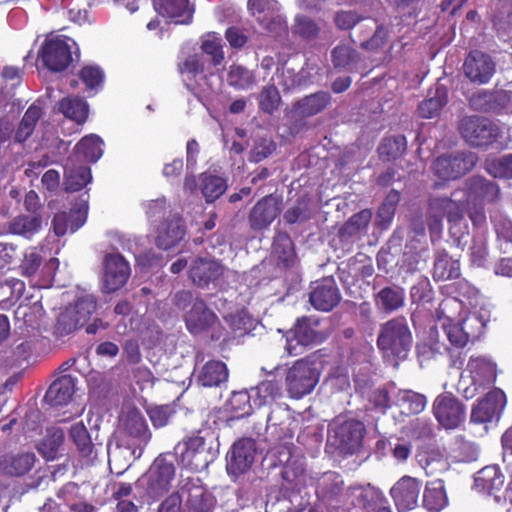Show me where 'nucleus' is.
Returning a JSON list of instances; mask_svg holds the SVG:
<instances>
[{"mask_svg": "<svg viewBox=\"0 0 512 512\" xmlns=\"http://www.w3.org/2000/svg\"><path fill=\"white\" fill-rule=\"evenodd\" d=\"M253 405L256 408L272 405L277 399L281 398V385L276 380H264L257 386L250 389Z\"/></svg>", "mask_w": 512, "mask_h": 512, "instance_id": "nucleus-41", "label": "nucleus"}, {"mask_svg": "<svg viewBox=\"0 0 512 512\" xmlns=\"http://www.w3.org/2000/svg\"><path fill=\"white\" fill-rule=\"evenodd\" d=\"M59 111L68 119L83 124L89 114L88 103L80 97H64L58 103Z\"/></svg>", "mask_w": 512, "mask_h": 512, "instance_id": "nucleus-47", "label": "nucleus"}, {"mask_svg": "<svg viewBox=\"0 0 512 512\" xmlns=\"http://www.w3.org/2000/svg\"><path fill=\"white\" fill-rule=\"evenodd\" d=\"M229 371L227 365L220 360L207 361L198 371L197 383L202 387H220L228 381Z\"/></svg>", "mask_w": 512, "mask_h": 512, "instance_id": "nucleus-33", "label": "nucleus"}, {"mask_svg": "<svg viewBox=\"0 0 512 512\" xmlns=\"http://www.w3.org/2000/svg\"><path fill=\"white\" fill-rule=\"evenodd\" d=\"M248 8L256 20L267 29H270V25L279 18L276 0H248Z\"/></svg>", "mask_w": 512, "mask_h": 512, "instance_id": "nucleus-46", "label": "nucleus"}, {"mask_svg": "<svg viewBox=\"0 0 512 512\" xmlns=\"http://www.w3.org/2000/svg\"><path fill=\"white\" fill-rule=\"evenodd\" d=\"M460 275L458 259H454L443 249L435 251L432 277L436 282L457 279Z\"/></svg>", "mask_w": 512, "mask_h": 512, "instance_id": "nucleus-35", "label": "nucleus"}, {"mask_svg": "<svg viewBox=\"0 0 512 512\" xmlns=\"http://www.w3.org/2000/svg\"><path fill=\"white\" fill-rule=\"evenodd\" d=\"M96 298L85 295L77 299L75 304L65 307L58 314L53 328V334L60 338L67 336L85 325L95 312Z\"/></svg>", "mask_w": 512, "mask_h": 512, "instance_id": "nucleus-4", "label": "nucleus"}, {"mask_svg": "<svg viewBox=\"0 0 512 512\" xmlns=\"http://www.w3.org/2000/svg\"><path fill=\"white\" fill-rule=\"evenodd\" d=\"M341 301V293L333 277H325L315 282L309 293L310 304L319 311L329 312Z\"/></svg>", "mask_w": 512, "mask_h": 512, "instance_id": "nucleus-16", "label": "nucleus"}, {"mask_svg": "<svg viewBox=\"0 0 512 512\" xmlns=\"http://www.w3.org/2000/svg\"><path fill=\"white\" fill-rule=\"evenodd\" d=\"M423 507L429 512H440L448 504L444 481L436 479L427 482L423 491Z\"/></svg>", "mask_w": 512, "mask_h": 512, "instance_id": "nucleus-37", "label": "nucleus"}, {"mask_svg": "<svg viewBox=\"0 0 512 512\" xmlns=\"http://www.w3.org/2000/svg\"><path fill=\"white\" fill-rule=\"evenodd\" d=\"M256 454V442L252 438H242L236 441L230 451L227 461L229 473L239 475L252 466Z\"/></svg>", "mask_w": 512, "mask_h": 512, "instance_id": "nucleus-22", "label": "nucleus"}, {"mask_svg": "<svg viewBox=\"0 0 512 512\" xmlns=\"http://www.w3.org/2000/svg\"><path fill=\"white\" fill-rule=\"evenodd\" d=\"M229 86L237 90H247L256 83V78L252 71L238 64L230 66L227 74Z\"/></svg>", "mask_w": 512, "mask_h": 512, "instance_id": "nucleus-58", "label": "nucleus"}, {"mask_svg": "<svg viewBox=\"0 0 512 512\" xmlns=\"http://www.w3.org/2000/svg\"><path fill=\"white\" fill-rule=\"evenodd\" d=\"M372 219V211L363 209L353 214L338 230L337 238L341 249L344 252H350L353 245L360 238Z\"/></svg>", "mask_w": 512, "mask_h": 512, "instance_id": "nucleus-18", "label": "nucleus"}, {"mask_svg": "<svg viewBox=\"0 0 512 512\" xmlns=\"http://www.w3.org/2000/svg\"><path fill=\"white\" fill-rule=\"evenodd\" d=\"M344 492V481L339 474L325 473L319 480L316 494L324 501L337 500Z\"/></svg>", "mask_w": 512, "mask_h": 512, "instance_id": "nucleus-45", "label": "nucleus"}, {"mask_svg": "<svg viewBox=\"0 0 512 512\" xmlns=\"http://www.w3.org/2000/svg\"><path fill=\"white\" fill-rule=\"evenodd\" d=\"M374 301L379 309L391 313L404 306L405 291L400 286H386L375 294Z\"/></svg>", "mask_w": 512, "mask_h": 512, "instance_id": "nucleus-42", "label": "nucleus"}, {"mask_svg": "<svg viewBox=\"0 0 512 512\" xmlns=\"http://www.w3.org/2000/svg\"><path fill=\"white\" fill-rule=\"evenodd\" d=\"M181 493L184 494L183 512H213L214 497L192 479H187L181 485Z\"/></svg>", "mask_w": 512, "mask_h": 512, "instance_id": "nucleus-21", "label": "nucleus"}, {"mask_svg": "<svg viewBox=\"0 0 512 512\" xmlns=\"http://www.w3.org/2000/svg\"><path fill=\"white\" fill-rule=\"evenodd\" d=\"M366 429L364 424L356 419H349L338 424L333 429L334 444L345 454H354L362 446Z\"/></svg>", "mask_w": 512, "mask_h": 512, "instance_id": "nucleus-13", "label": "nucleus"}, {"mask_svg": "<svg viewBox=\"0 0 512 512\" xmlns=\"http://www.w3.org/2000/svg\"><path fill=\"white\" fill-rule=\"evenodd\" d=\"M347 496L354 507L363 508L368 512H372L378 506L385 504L387 499L380 489L370 484L349 487Z\"/></svg>", "mask_w": 512, "mask_h": 512, "instance_id": "nucleus-27", "label": "nucleus"}, {"mask_svg": "<svg viewBox=\"0 0 512 512\" xmlns=\"http://www.w3.org/2000/svg\"><path fill=\"white\" fill-rule=\"evenodd\" d=\"M446 218L449 234L458 247H463L468 237V226L465 221V207L461 200L446 196H432L428 199L427 224L431 233L442 231V222Z\"/></svg>", "mask_w": 512, "mask_h": 512, "instance_id": "nucleus-1", "label": "nucleus"}, {"mask_svg": "<svg viewBox=\"0 0 512 512\" xmlns=\"http://www.w3.org/2000/svg\"><path fill=\"white\" fill-rule=\"evenodd\" d=\"M186 234L184 220L180 216L165 219L158 227L155 244L159 249L169 250L177 246Z\"/></svg>", "mask_w": 512, "mask_h": 512, "instance_id": "nucleus-26", "label": "nucleus"}, {"mask_svg": "<svg viewBox=\"0 0 512 512\" xmlns=\"http://www.w3.org/2000/svg\"><path fill=\"white\" fill-rule=\"evenodd\" d=\"M280 207L276 197L267 195L261 198L251 209L248 221L252 230L267 228L279 215Z\"/></svg>", "mask_w": 512, "mask_h": 512, "instance_id": "nucleus-23", "label": "nucleus"}, {"mask_svg": "<svg viewBox=\"0 0 512 512\" xmlns=\"http://www.w3.org/2000/svg\"><path fill=\"white\" fill-rule=\"evenodd\" d=\"M259 109L265 114L272 115L279 109L281 104V95L274 84H268L259 92Z\"/></svg>", "mask_w": 512, "mask_h": 512, "instance_id": "nucleus-62", "label": "nucleus"}, {"mask_svg": "<svg viewBox=\"0 0 512 512\" xmlns=\"http://www.w3.org/2000/svg\"><path fill=\"white\" fill-rule=\"evenodd\" d=\"M75 392V381L71 375L57 378L47 389L44 400L52 407L67 405Z\"/></svg>", "mask_w": 512, "mask_h": 512, "instance_id": "nucleus-30", "label": "nucleus"}, {"mask_svg": "<svg viewBox=\"0 0 512 512\" xmlns=\"http://www.w3.org/2000/svg\"><path fill=\"white\" fill-rule=\"evenodd\" d=\"M42 108L35 103L31 104L25 111L18 128L15 132V141L24 143L33 134L35 127L42 117Z\"/></svg>", "mask_w": 512, "mask_h": 512, "instance_id": "nucleus-49", "label": "nucleus"}, {"mask_svg": "<svg viewBox=\"0 0 512 512\" xmlns=\"http://www.w3.org/2000/svg\"><path fill=\"white\" fill-rule=\"evenodd\" d=\"M510 101V93L504 90H479L468 98L472 110L495 114L501 113Z\"/></svg>", "mask_w": 512, "mask_h": 512, "instance_id": "nucleus-19", "label": "nucleus"}, {"mask_svg": "<svg viewBox=\"0 0 512 512\" xmlns=\"http://www.w3.org/2000/svg\"><path fill=\"white\" fill-rule=\"evenodd\" d=\"M421 491L422 481L405 475L391 487L390 495L398 512H408L418 506Z\"/></svg>", "mask_w": 512, "mask_h": 512, "instance_id": "nucleus-14", "label": "nucleus"}, {"mask_svg": "<svg viewBox=\"0 0 512 512\" xmlns=\"http://www.w3.org/2000/svg\"><path fill=\"white\" fill-rule=\"evenodd\" d=\"M224 320L228 324L233 338L243 337L255 327V320L245 309L224 316Z\"/></svg>", "mask_w": 512, "mask_h": 512, "instance_id": "nucleus-51", "label": "nucleus"}, {"mask_svg": "<svg viewBox=\"0 0 512 512\" xmlns=\"http://www.w3.org/2000/svg\"><path fill=\"white\" fill-rule=\"evenodd\" d=\"M459 323L469 342L478 340L483 335L486 328V321L479 313H470L462 321H459Z\"/></svg>", "mask_w": 512, "mask_h": 512, "instance_id": "nucleus-64", "label": "nucleus"}, {"mask_svg": "<svg viewBox=\"0 0 512 512\" xmlns=\"http://www.w3.org/2000/svg\"><path fill=\"white\" fill-rule=\"evenodd\" d=\"M272 248L278 265H282L285 268L294 265L296 253L293 241L287 233L277 234L274 238Z\"/></svg>", "mask_w": 512, "mask_h": 512, "instance_id": "nucleus-48", "label": "nucleus"}, {"mask_svg": "<svg viewBox=\"0 0 512 512\" xmlns=\"http://www.w3.org/2000/svg\"><path fill=\"white\" fill-rule=\"evenodd\" d=\"M376 344L384 360L394 365L406 360L413 346L407 319L399 316L381 324Z\"/></svg>", "mask_w": 512, "mask_h": 512, "instance_id": "nucleus-2", "label": "nucleus"}, {"mask_svg": "<svg viewBox=\"0 0 512 512\" xmlns=\"http://www.w3.org/2000/svg\"><path fill=\"white\" fill-rule=\"evenodd\" d=\"M41 224V214L18 215L11 221L9 230L13 234L30 238L40 230Z\"/></svg>", "mask_w": 512, "mask_h": 512, "instance_id": "nucleus-55", "label": "nucleus"}, {"mask_svg": "<svg viewBox=\"0 0 512 512\" xmlns=\"http://www.w3.org/2000/svg\"><path fill=\"white\" fill-rule=\"evenodd\" d=\"M224 273V266L217 260L208 257H196L191 261L188 277L200 288L215 283Z\"/></svg>", "mask_w": 512, "mask_h": 512, "instance_id": "nucleus-17", "label": "nucleus"}, {"mask_svg": "<svg viewBox=\"0 0 512 512\" xmlns=\"http://www.w3.org/2000/svg\"><path fill=\"white\" fill-rule=\"evenodd\" d=\"M332 63L335 69L353 72L360 60L356 49L348 45H337L331 53Z\"/></svg>", "mask_w": 512, "mask_h": 512, "instance_id": "nucleus-52", "label": "nucleus"}, {"mask_svg": "<svg viewBox=\"0 0 512 512\" xmlns=\"http://www.w3.org/2000/svg\"><path fill=\"white\" fill-rule=\"evenodd\" d=\"M467 202L493 203L499 199L500 188L491 180L483 176L475 175L466 180Z\"/></svg>", "mask_w": 512, "mask_h": 512, "instance_id": "nucleus-24", "label": "nucleus"}, {"mask_svg": "<svg viewBox=\"0 0 512 512\" xmlns=\"http://www.w3.org/2000/svg\"><path fill=\"white\" fill-rule=\"evenodd\" d=\"M39 57L43 65L52 72H62L72 63L71 46L67 40L49 38L41 46Z\"/></svg>", "mask_w": 512, "mask_h": 512, "instance_id": "nucleus-12", "label": "nucleus"}, {"mask_svg": "<svg viewBox=\"0 0 512 512\" xmlns=\"http://www.w3.org/2000/svg\"><path fill=\"white\" fill-rule=\"evenodd\" d=\"M131 275L129 262L120 253H108L103 259V289L113 293L121 289Z\"/></svg>", "mask_w": 512, "mask_h": 512, "instance_id": "nucleus-11", "label": "nucleus"}, {"mask_svg": "<svg viewBox=\"0 0 512 512\" xmlns=\"http://www.w3.org/2000/svg\"><path fill=\"white\" fill-rule=\"evenodd\" d=\"M463 70L465 76L473 83L486 84L495 73L496 65L490 55L478 51H471L466 57Z\"/></svg>", "mask_w": 512, "mask_h": 512, "instance_id": "nucleus-15", "label": "nucleus"}, {"mask_svg": "<svg viewBox=\"0 0 512 512\" xmlns=\"http://www.w3.org/2000/svg\"><path fill=\"white\" fill-rule=\"evenodd\" d=\"M180 449L182 464L194 472L203 471L214 459L211 448L207 447L205 438L200 434L187 437L177 445L176 450Z\"/></svg>", "mask_w": 512, "mask_h": 512, "instance_id": "nucleus-9", "label": "nucleus"}, {"mask_svg": "<svg viewBox=\"0 0 512 512\" xmlns=\"http://www.w3.org/2000/svg\"><path fill=\"white\" fill-rule=\"evenodd\" d=\"M125 432L135 439L138 446H145L151 439V433L144 416L138 410L129 411L124 419Z\"/></svg>", "mask_w": 512, "mask_h": 512, "instance_id": "nucleus-39", "label": "nucleus"}, {"mask_svg": "<svg viewBox=\"0 0 512 512\" xmlns=\"http://www.w3.org/2000/svg\"><path fill=\"white\" fill-rule=\"evenodd\" d=\"M319 381V371L308 358L297 360L286 376L287 391L291 398L300 399L311 393Z\"/></svg>", "mask_w": 512, "mask_h": 512, "instance_id": "nucleus-7", "label": "nucleus"}, {"mask_svg": "<svg viewBox=\"0 0 512 512\" xmlns=\"http://www.w3.org/2000/svg\"><path fill=\"white\" fill-rule=\"evenodd\" d=\"M505 477L497 465H489L479 470L474 478L475 487L489 495L501 490Z\"/></svg>", "mask_w": 512, "mask_h": 512, "instance_id": "nucleus-38", "label": "nucleus"}, {"mask_svg": "<svg viewBox=\"0 0 512 512\" xmlns=\"http://www.w3.org/2000/svg\"><path fill=\"white\" fill-rule=\"evenodd\" d=\"M252 395L250 391H237L233 392L229 401L228 407L230 412L235 418H243L252 413L253 405L251 404Z\"/></svg>", "mask_w": 512, "mask_h": 512, "instance_id": "nucleus-61", "label": "nucleus"}, {"mask_svg": "<svg viewBox=\"0 0 512 512\" xmlns=\"http://www.w3.org/2000/svg\"><path fill=\"white\" fill-rule=\"evenodd\" d=\"M407 150V139L402 134L387 135L381 140L377 151L382 161H395L401 158Z\"/></svg>", "mask_w": 512, "mask_h": 512, "instance_id": "nucleus-44", "label": "nucleus"}, {"mask_svg": "<svg viewBox=\"0 0 512 512\" xmlns=\"http://www.w3.org/2000/svg\"><path fill=\"white\" fill-rule=\"evenodd\" d=\"M416 354L418 360L422 363L442 355L449 348L439 338V332L436 327L429 329L427 337L416 344Z\"/></svg>", "mask_w": 512, "mask_h": 512, "instance_id": "nucleus-40", "label": "nucleus"}, {"mask_svg": "<svg viewBox=\"0 0 512 512\" xmlns=\"http://www.w3.org/2000/svg\"><path fill=\"white\" fill-rule=\"evenodd\" d=\"M458 131L463 140L474 148H487L501 136V129L495 122L479 115L462 117L458 123Z\"/></svg>", "mask_w": 512, "mask_h": 512, "instance_id": "nucleus-3", "label": "nucleus"}, {"mask_svg": "<svg viewBox=\"0 0 512 512\" xmlns=\"http://www.w3.org/2000/svg\"><path fill=\"white\" fill-rule=\"evenodd\" d=\"M69 436L82 457H89L92 454L94 444L92 443L89 432L83 423H76L72 425L69 431Z\"/></svg>", "mask_w": 512, "mask_h": 512, "instance_id": "nucleus-59", "label": "nucleus"}, {"mask_svg": "<svg viewBox=\"0 0 512 512\" xmlns=\"http://www.w3.org/2000/svg\"><path fill=\"white\" fill-rule=\"evenodd\" d=\"M65 439L63 429L59 427H50L47 429L46 436L38 445V451L43 457L48 460H54L57 457L59 448L62 446Z\"/></svg>", "mask_w": 512, "mask_h": 512, "instance_id": "nucleus-53", "label": "nucleus"}, {"mask_svg": "<svg viewBox=\"0 0 512 512\" xmlns=\"http://www.w3.org/2000/svg\"><path fill=\"white\" fill-rule=\"evenodd\" d=\"M184 321L187 330L193 334H201L214 327L218 322V316L201 298H195L191 308L185 313Z\"/></svg>", "mask_w": 512, "mask_h": 512, "instance_id": "nucleus-20", "label": "nucleus"}, {"mask_svg": "<svg viewBox=\"0 0 512 512\" xmlns=\"http://www.w3.org/2000/svg\"><path fill=\"white\" fill-rule=\"evenodd\" d=\"M79 81L84 85V92L87 96L92 97L102 90L105 72L98 65H85L79 70L77 78L69 81L70 88L76 89L79 86Z\"/></svg>", "mask_w": 512, "mask_h": 512, "instance_id": "nucleus-29", "label": "nucleus"}, {"mask_svg": "<svg viewBox=\"0 0 512 512\" xmlns=\"http://www.w3.org/2000/svg\"><path fill=\"white\" fill-rule=\"evenodd\" d=\"M432 413L439 425L447 430H453L465 422L466 406L453 393L442 392L433 401Z\"/></svg>", "mask_w": 512, "mask_h": 512, "instance_id": "nucleus-8", "label": "nucleus"}, {"mask_svg": "<svg viewBox=\"0 0 512 512\" xmlns=\"http://www.w3.org/2000/svg\"><path fill=\"white\" fill-rule=\"evenodd\" d=\"M467 370L475 385L485 387L496 381V365L485 357L471 356L467 363Z\"/></svg>", "mask_w": 512, "mask_h": 512, "instance_id": "nucleus-34", "label": "nucleus"}, {"mask_svg": "<svg viewBox=\"0 0 512 512\" xmlns=\"http://www.w3.org/2000/svg\"><path fill=\"white\" fill-rule=\"evenodd\" d=\"M447 102L446 92L440 88L436 89L435 95L423 100L418 106L420 117L430 119L437 116Z\"/></svg>", "mask_w": 512, "mask_h": 512, "instance_id": "nucleus-63", "label": "nucleus"}, {"mask_svg": "<svg viewBox=\"0 0 512 512\" xmlns=\"http://www.w3.org/2000/svg\"><path fill=\"white\" fill-rule=\"evenodd\" d=\"M227 188L228 185L225 178L212 174H202L201 192L208 203L220 198Z\"/></svg>", "mask_w": 512, "mask_h": 512, "instance_id": "nucleus-56", "label": "nucleus"}, {"mask_svg": "<svg viewBox=\"0 0 512 512\" xmlns=\"http://www.w3.org/2000/svg\"><path fill=\"white\" fill-rule=\"evenodd\" d=\"M292 421L287 418L280 423L273 422V414L267 416L266 430L270 431L272 440L280 445L286 446L293 438V430L290 428Z\"/></svg>", "mask_w": 512, "mask_h": 512, "instance_id": "nucleus-60", "label": "nucleus"}, {"mask_svg": "<svg viewBox=\"0 0 512 512\" xmlns=\"http://www.w3.org/2000/svg\"><path fill=\"white\" fill-rule=\"evenodd\" d=\"M45 315V311L39 302L33 304H21L14 312L15 323L19 328L38 329Z\"/></svg>", "mask_w": 512, "mask_h": 512, "instance_id": "nucleus-43", "label": "nucleus"}, {"mask_svg": "<svg viewBox=\"0 0 512 512\" xmlns=\"http://www.w3.org/2000/svg\"><path fill=\"white\" fill-rule=\"evenodd\" d=\"M34 453L5 454L0 456V475L21 477L27 474L35 464Z\"/></svg>", "mask_w": 512, "mask_h": 512, "instance_id": "nucleus-31", "label": "nucleus"}, {"mask_svg": "<svg viewBox=\"0 0 512 512\" xmlns=\"http://www.w3.org/2000/svg\"><path fill=\"white\" fill-rule=\"evenodd\" d=\"M175 473L176 468L173 460H169L166 455L160 454L141 480L145 482L147 496L155 501L166 494L171 488Z\"/></svg>", "mask_w": 512, "mask_h": 512, "instance_id": "nucleus-6", "label": "nucleus"}, {"mask_svg": "<svg viewBox=\"0 0 512 512\" xmlns=\"http://www.w3.org/2000/svg\"><path fill=\"white\" fill-rule=\"evenodd\" d=\"M103 141L94 134L83 137L75 146V152L88 162H96L103 154Z\"/></svg>", "mask_w": 512, "mask_h": 512, "instance_id": "nucleus-57", "label": "nucleus"}, {"mask_svg": "<svg viewBox=\"0 0 512 512\" xmlns=\"http://www.w3.org/2000/svg\"><path fill=\"white\" fill-rule=\"evenodd\" d=\"M87 212L88 205L86 202H83L79 207H72L69 211L56 213L52 220L54 233L60 237L67 232H76L85 224Z\"/></svg>", "mask_w": 512, "mask_h": 512, "instance_id": "nucleus-25", "label": "nucleus"}, {"mask_svg": "<svg viewBox=\"0 0 512 512\" xmlns=\"http://www.w3.org/2000/svg\"><path fill=\"white\" fill-rule=\"evenodd\" d=\"M332 101L327 91H317L304 96L294 104V110L302 117H312L323 112Z\"/></svg>", "mask_w": 512, "mask_h": 512, "instance_id": "nucleus-36", "label": "nucleus"}, {"mask_svg": "<svg viewBox=\"0 0 512 512\" xmlns=\"http://www.w3.org/2000/svg\"><path fill=\"white\" fill-rule=\"evenodd\" d=\"M477 162L474 152L456 150L439 155L432 163V171L443 181H453L470 173Z\"/></svg>", "mask_w": 512, "mask_h": 512, "instance_id": "nucleus-5", "label": "nucleus"}, {"mask_svg": "<svg viewBox=\"0 0 512 512\" xmlns=\"http://www.w3.org/2000/svg\"><path fill=\"white\" fill-rule=\"evenodd\" d=\"M92 180L91 169L88 166L66 167L64 185L68 192L82 190Z\"/></svg>", "mask_w": 512, "mask_h": 512, "instance_id": "nucleus-54", "label": "nucleus"}, {"mask_svg": "<svg viewBox=\"0 0 512 512\" xmlns=\"http://www.w3.org/2000/svg\"><path fill=\"white\" fill-rule=\"evenodd\" d=\"M293 336L287 337L286 349L289 355H297V346H308L316 341L317 333L311 326V319L302 316L296 320L292 330Z\"/></svg>", "mask_w": 512, "mask_h": 512, "instance_id": "nucleus-32", "label": "nucleus"}, {"mask_svg": "<svg viewBox=\"0 0 512 512\" xmlns=\"http://www.w3.org/2000/svg\"><path fill=\"white\" fill-rule=\"evenodd\" d=\"M401 413L405 415H414L421 413L427 404V398L421 393L412 390H400L396 400Z\"/></svg>", "mask_w": 512, "mask_h": 512, "instance_id": "nucleus-50", "label": "nucleus"}, {"mask_svg": "<svg viewBox=\"0 0 512 512\" xmlns=\"http://www.w3.org/2000/svg\"><path fill=\"white\" fill-rule=\"evenodd\" d=\"M506 406V395L498 388L489 391L473 405L470 421L473 424H487L498 421Z\"/></svg>", "mask_w": 512, "mask_h": 512, "instance_id": "nucleus-10", "label": "nucleus"}, {"mask_svg": "<svg viewBox=\"0 0 512 512\" xmlns=\"http://www.w3.org/2000/svg\"><path fill=\"white\" fill-rule=\"evenodd\" d=\"M156 12L169 18L175 24H189L193 19V9L189 0H152Z\"/></svg>", "mask_w": 512, "mask_h": 512, "instance_id": "nucleus-28", "label": "nucleus"}]
</instances>
